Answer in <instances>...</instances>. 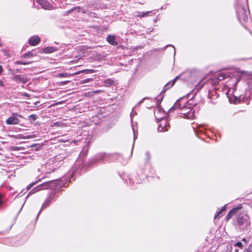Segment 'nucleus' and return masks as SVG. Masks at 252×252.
<instances>
[{
  "instance_id": "37",
  "label": "nucleus",
  "mask_w": 252,
  "mask_h": 252,
  "mask_svg": "<svg viewBox=\"0 0 252 252\" xmlns=\"http://www.w3.org/2000/svg\"><path fill=\"white\" fill-rule=\"evenodd\" d=\"M59 126V123L56 122L53 124V125L52 126Z\"/></svg>"
},
{
  "instance_id": "7",
  "label": "nucleus",
  "mask_w": 252,
  "mask_h": 252,
  "mask_svg": "<svg viewBox=\"0 0 252 252\" xmlns=\"http://www.w3.org/2000/svg\"><path fill=\"white\" fill-rule=\"evenodd\" d=\"M226 75L224 73H220L218 75H215L212 79V84L214 85L218 84L221 80L225 78Z\"/></svg>"
},
{
  "instance_id": "49",
  "label": "nucleus",
  "mask_w": 252,
  "mask_h": 252,
  "mask_svg": "<svg viewBox=\"0 0 252 252\" xmlns=\"http://www.w3.org/2000/svg\"><path fill=\"white\" fill-rule=\"evenodd\" d=\"M34 146H35V147H36V145H32V147H34Z\"/></svg>"
},
{
  "instance_id": "29",
  "label": "nucleus",
  "mask_w": 252,
  "mask_h": 252,
  "mask_svg": "<svg viewBox=\"0 0 252 252\" xmlns=\"http://www.w3.org/2000/svg\"><path fill=\"white\" fill-rule=\"evenodd\" d=\"M32 62H23L22 61H17V64H29L30 63H32Z\"/></svg>"
},
{
  "instance_id": "47",
  "label": "nucleus",
  "mask_w": 252,
  "mask_h": 252,
  "mask_svg": "<svg viewBox=\"0 0 252 252\" xmlns=\"http://www.w3.org/2000/svg\"><path fill=\"white\" fill-rule=\"evenodd\" d=\"M17 151L19 150V147H17L16 148Z\"/></svg>"
},
{
  "instance_id": "16",
  "label": "nucleus",
  "mask_w": 252,
  "mask_h": 252,
  "mask_svg": "<svg viewBox=\"0 0 252 252\" xmlns=\"http://www.w3.org/2000/svg\"><path fill=\"white\" fill-rule=\"evenodd\" d=\"M185 107H186V106H185L184 105L181 106V105L180 104V103L177 101L175 103V104L169 109V111L170 112H171V111H173L177 108H185Z\"/></svg>"
},
{
  "instance_id": "26",
  "label": "nucleus",
  "mask_w": 252,
  "mask_h": 252,
  "mask_svg": "<svg viewBox=\"0 0 252 252\" xmlns=\"http://www.w3.org/2000/svg\"><path fill=\"white\" fill-rule=\"evenodd\" d=\"M69 76L67 73H60L59 74L58 76L60 77H67Z\"/></svg>"
},
{
  "instance_id": "39",
  "label": "nucleus",
  "mask_w": 252,
  "mask_h": 252,
  "mask_svg": "<svg viewBox=\"0 0 252 252\" xmlns=\"http://www.w3.org/2000/svg\"><path fill=\"white\" fill-rule=\"evenodd\" d=\"M68 82V81H64V82H63L62 83V84H63L65 85V84H66Z\"/></svg>"
},
{
  "instance_id": "3",
  "label": "nucleus",
  "mask_w": 252,
  "mask_h": 252,
  "mask_svg": "<svg viewBox=\"0 0 252 252\" xmlns=\"http://www.w3.org/2000/svg\"><path fill=\"white\" fill-rule=\"evenodd\" d=\"M52 184V181H48L41 184L36 187L34 188L32 190H31L29 194H32L40 191L42 189H47L51 187V184Z\"/></svg>"
},
{
  "instance_id": "18",
  "label": "nucleus",
  "mask_w": 252,
  "mask_h": 252,
  "mask_svg": "<svg viewBox=\"0 0 252 252\" xmlns=\"http://www.w3.org/2000/svg\"><path fill=\"white\" fill-rule=\"evenodd\" d=\"M17 84H20L21 83H25L27 82V79L22 77L21 76L17 75Z\"/></svg>"
},
{
  "instance_id": "27",
  "label": "nucleus",
  "mask_w": 252,
  "mask_h": 252,
  "mask_svg": "<svg viewBox=\"0 0 252 252\" xmlns=\"http://www.w3.org/2000/svg\"><path fill=\"white\" fill-rule=\"evenodd\" d=\"M38 181H37L36 182H33L31 184H30V185H29L27 187V190H29L34 185H35L37 182H38Z\"/></svg>"
},
{
  "instance_id": "22",
  "label": "nucleus",
  "mask_w": 252,
  "mask_h": 252,
  "mask_svg": "<svg viewBox=\"0 0 252 252\" xmlns=\"http://www.w3.org/2000/svg\"><path fill=\"white\" fill-rule=\"evenodd\" d=\"M25 119L21 116H18L17 115V121H16V123H17V125H19V124H20V126H22V124H20L21 123L23 122V121Z\"/></svg>"
},
{
  "instance_id": "48",
  "label": "nucleus",
  "mask_w": 252,
  "mask_h": 252,
  "mask_svg": "<svg viewBox=\"0 0 252 252\" xmlns=\"http://www.w3.org/2000/svg\"><path fill=\"white\" fill-rule=\"evenodd\" d=\"M76 74H79V72H76Z\"/></svg>"
},
{
  "instance_id": "9",
  "label": "nucleus",
  "mask_w": 252,
  "mask_h": 252,
  "mask_svg": "<svg viewBox=\"0 0 252 252\" xmlns=\"http://www.w3.org/2000/svg\"><path fill=\"white\" fill-rule=\"evenodd\" d=\"M54 193L53 192H52L47 197V198L46 199V200L45 201V202H44V203L42 205V208H41V209H43V208H45L47 207H48L50 202H51V201L52 200L53 197H54Z\"/></svg>"
},
{
  "instance_id": "41",
  "label": "nucleus",
  "mask_w": 252,
  "mask_h": 252,
  "mask_svg": "<svg viewBox=\"0 0 252 252\" xmlns=\"http://www.w3.org/2000/svg\"><path fill=\"white\" fill-rule=\"evenodd\" d=\"M20 135H17L16 138H21V136H20Z\"/></svg>"
},
{
  "instance_id": "19",
  "label": "nucleus",
  "mask_w": 252,
  "mask_h": 252,
  "mask_svg": "<svg viewBox=\"0 0 252 252\" xmlns=\"http://www.w3.org/2000/svg\"><path fill=\"white\" fill-rule=\"evenodd\" d=\"M6 123L8 125L15 124L16 119L14 117H11L6 120Z\"/></svg>"
},
{
  "instance_id": "1",
  "label": "nucleus",
  "mask_w": 252,
  "mask_h": 252,
  "mask_svg": "<svg viewBox=\"0 0 252 252\" xmlns=\"http://www.w3.org/2000/svg\"><path fill=\"white\" fill-rule=\"evenodd\" d=\"M237 221L241 231H245L248 230V227L250 226L251 223L248 216L245 215L239 217Z\"/></svg>"
},
{
  "instance_id": "46",
  "label": "nucleus",
  "mask_w": 252,
  "mask_h": 252,
  "mask_svg": "<svg viewBox=\"0 0 252 252\" xmlns=\"http://www.w3.org/2000/svg\"><path fill=\"white\" fill-rule=\"evenodd\" d=\"M135 132H134V139H135Z\"/></svg>"
},
{
  "instance_id": "21",
  "label": "nucleus",
  "mask_w": 252,
  "mask_h": 252,
  "mask_svg": "<svg viewBox=\"0 0 252 252\" xmlns=\"http://www.w3.org/2000/svg\"><path fill=\"white\" fill-rule=\"evenodd\" d=\"M104 83L105 84L106 86H110L114 85L115 84V82L113 80L111 79H108L105 80Z\"/></svg>"
},
{
  "instance_id": "6",
  "label": "nucleus",
  "mask_w": 252,
  "mask_h": 252,
  "mask_svg": "<svg viewBox=\"0 0 252 252\" xmlns=\"http://www.w3.org/2000/svg\"><path fill=\"white\" fill-rule=\"evenodd\" d=\"M36 2L38 3L42 8L45 9H52L53 8V5L50 4L47 0H34Z\"/></svg>"
},
{
  "instance_id": "36",
  "label": "nucleus",
  "mask_w": 252,
  "mask_h": 252,
  "mask_svg": "<svg viewBox=\"0 0 252 252\" xmlns=\"http://www.w3.org/2000/svg\"><path fill=\"white\" fill-rule=\"evenodd\" d=\"M3 70L2 66L0 65V74H1Z\"/></svg>"
},
{
  "instance_id": "4",
  "label": "nucleus",
  "mask_w": 252,
  "mask_h": 252,
  "mask_svg": "<svg viewBox=\"0 0 252 252\" xmlns=\"http://www.w3.org/2000/svg\"><path fill=\"white\" fill-rule=\"evenodd\" d=\"M42 53V49H35V50H33L29 52L28 53L24 54L22 57L24 58H31L32 57H35L38 55L39 53Z\"/></svg>"
},
{
  "instance_id": "30",
  "label": "nucleus",
  "mask_w": 252,
  "mask_h": 252,
  "mask_svg": "<svg viewBox=\"0 0 252 252\" xmlns=\"http://www.w3.org/2000/svg\"><path fill=\"white\" fill-rule=\"evenodd\" d=\"M234 245L235 246L239 247L241 249H242V248H243V245H242V243L240 242H238L236 243Z\"/></svg>"
},
{
  "instance_id": "40",
  "label": "nucleus",
  "mask_w": 252,
  "mask_h": 252,
  "mask_svg": "<svg viewBox=\"0 0 252 252\" xmlns=\"http://www.w3.org/2000/svg\"><path fill=\"white\" fill-rule=\"evenodd\" d=\"M169 46H171V45H169ZM171 46H172L173 49H174V55H175V47L173 46H172V45H171Z\"/></svg>"
},
{
  "instance_id": "17",
  "label": "nucleus",
  "mask_w": 252,
  "mask_h": 252,
  "mask_svg": "<svg viewBox=\"0 0 252 252\" xmlns=\"http://www.w3.org/2000/svg\"><path fill=\"white\" fill-rule=\"evenodd\" d=\"M150 11L146 12H136L135 14V16L137 17H143L145 16H148Z\"/></svg>"
},
{
  "instance_id": "8",
  "label": "nucleus",
  "mask_w": 252,
  "mask_h": 252,
  "mask_svg": "<svg viewBox=\"0 0 252 252\" xmlns=\"http://www.w3.org/2000/svg\"><path fill=\"white\" fill-rule=\"evenodd\" d=\"M40 41V38L38 36L33 35L30 38L29 43L32 46H35L38 44Z\"/></svg>"
},
{
  "instance_id": "38",
  "label": "nucleus",
  "mask_w": 252,
  "mask_h": 252,
  "mask_svg": "<svg viewBox=\"0 0 252 252\" xmlns=\"http://www.w3.org/2000/svg\"><path fill=\"white\" fill-rule=\"evenodd\" d=\"M7 189H9V190H12V189H13V188L11 187V186H8L7 187Z\"/></svg>"
},
{
  "instance_id": "25",
  "label": "nucleus",
  "mask_w": 252,
  "mask_h": 252,
  "mask_svg": "<svg viewBox=\"0 0 252 252\" xmlns=\"http://www.w3.org/2000/svg\"><path fill=\"white\" fill-rule=\"evenodd\" d=\"M81 72H85L86 74H89L94 73V71L93 69H85L81 71Z\"/></svg>"
},
{
  "instance_id": "50",
  "label": "nucleus",
  "mask_w": 252,
  "mask_h": 252,
  "mask_svg": "<svg viewBox=\"0 0 252 252\" xmlns=\"http://www.w3.org/2000/svg\"><path fill=\"white\" fill-rule=\"evenodd\" d=\"M235 252H238V250H235Z\"/></svg>"
},
{
  "instance_id": "15",
  "label": "nucleus",
  "mask_w": 252,
  "mask_h": 252,
  "mask_svg": "<svg viewBox=\"0 0 252 252\" xmlns=\"http://www.w3.org/2000/svg\"><path fill=\"white\" fill-rule=\"evenodd\" d=\"M226 205H224L222 208L220 210V211L218 212L217 214L215 215L214 219H216L217 218H220L221 217L222 215H221V213L222 212L226 210Z\"/></svg>"
},
{
  "instance_id": "28",
  "label": "nucleus",
  "mask_w": 252,
  "mask_h": 252,
  "mask_svg": "<svg viewBox=\"0 0 252 252\" xmlns=\"http://www.w3.org/2000/svg\"><path fill=\"white\" fill-rule=\"evenodd\" d=\"M244 252H252V245L249 246L248 248L245 250Z\"/></svg>"
},
{
  "instance_id": "44",
  "label": "nucleus",
  "mask_w": 252,
  "mask_h": 252,
  "mask_svg": "<svg viewBox=\"0 0 252 252\" xmlns=\"http://www.w3.org/2000/svg\"><path fill=\"white\" fill-rule=\"evenodd\" d=\"M242 240H243V241H246V239H245V238L243 239H242Z\"/></svg>"
},
{
  "instance_id": "24",
  "label": "nucleus",
  "mask_w": 252,
  "mask_h": 252,
  "mask_svg": "<svg viewBox=\"0 0 252 252\" xmlns=\"http://www.w3.org/2000/svg\"><path fill=\"white\" fill-rule=\"evenodd\" d=\"M21 160H24V158H23L22 157H21L19 156H17V162L20 163V164L19 165L17 164V166H20L22 164L23 162H21L20 161ZM26 161H24L23 162V163H26Z\"/></svg>"
},
{
  "instance_id": "5",
  "label": "nucleus",
  "mask_w": 252,
  "mask_h": 252,
  "mask_svg": "<svg viewBox=\"0 0 252 252\" xmlns=\"http://www.w3.org/2000/svg\"><path fill=\"white\" fill-rule=\"evenodd\" d=\"M170 127L168 122L166 120H162L159 126L158 127V130L159 132H164L167 131Z\"/></svg>"
},
{
  "instance_id": "20",
  "label": "nucleus",
  "mask_w": 252,
  "mask_h": 252,
  "mask_svg": "<svg viewBox=\"0 0 252 252\" xmlns=\"http://www.w3.org/2000/svg\"><path fill=\"white\" fill-rule=\"evenodd\" d=\"M38 118V116L36 114H32L28 116V120L32 123L34 122Z\"/></svg>"
},
{
  "instance_id": "10",
  "label": "nucleus",
  "mask_w": 252,
  "mask_h": 252,
  "mask_svg": "<svg viewBox=\"0 0 252 252\" xmlns=\"http://www.w3.org/2000/svg\"><path fill=\"white\" fill-rule=\"evenodd\" d=\"M107 41L112 45L116 46L117 45V42L115 41V37L113 35H108L107 37Z\"/></svg>"
},
{
  "instance_id": "43",
  "label": "nucleus",
  "mask_w": 252,
  "mask_h": 252,
  "mask_svg": "<svg viewBox=\"0 0 252 252\" xmlns=\"http://www.w3.org/2000/svg\"><path fill=\"white\" fill-rule=\"evenodd\" d=\"M24 202H25V201ZM24 203H23V204H22L21 209H22V208H23V206H24ZM21 210H20V211H21Z\"/></svg>"
},
{
  "instance_id": "45",
  "label": "nucleus",
  "mask_w": 252,
  "mask_h": 252,
  "mask_svg": "<svg viewBox=\"0 0 252 252\" xmlns=\"http://www.w3.org/2000/svg\"><path fill=\"white\" fill-rule=\"evenodd\" d=\"M16 128H17V129H21V128L18 127L17 126L16 127Z\"/></svg>"
},
{
  "instance_id": "35",
  "label": "nucleus",
  "mask_w": 252,
  "mask_h": 252,
  "mask_svg": "<svg viewBox=\"0 0 252 252\" xmlns=\"http://www.w3.org/2000/svg\"><path fill=\"white\" fill-rule=\"evenodd\" d=\"M21 95H22V94H18V96ZM23 95L24 96H27H27H29L28 94H26V93H25V94H24Z\"/></svg>"
},
{
  "instance_id": "2",
  "label": "nucleus",
  "mask_w": 252,
  "mask_h": 252,
  "mask_svg": "<svg viewBox=\"0 0 252 252\" xmlns=\"http://www.w3.org/2000/svg\"><path fill=\"white\" fill-rule=\"evenodd\" d=\"M236 14L238 19L240 21L242 19L247 22L248 20V14L249 13L246 8L242 5H238L236 9Z\"/></svg>"
},
{
  "instance_id": "13",
  "label": "nucleus",
  "mask_w": 252,
  "mask_h": 252,
  "mask_svg": "<svg viewBox=\"0 0 252 252\" xmlns=\"http://www.w3.org/2000/svg\"><path fill=\"white\" fill-rule=\"evenodd\" d=\"M237 209L238 208H233L228 212L225 217L226 220L227 221H228L232 217V216L236 213Z\"/></svg>"
},
{
  "instance_id": "23",
  "label": "nucleus",
  "mask_w": 252,
  "mask_h": 252,
  "mask_svg": "<svg viewBox=\"0 0 252 252\" xmlns=\"http://www.w3.org/2000/svg\"><path fill=\"white\" fill-rule=\"evenodd\" d=\"M54 48L53 47H47V48H45L43 49V50H42V53L43 52H44V53H52L53 52H54Z\"/></svg>"
},
{
  "instance_id": "34",
  "label": "nucleus",
  "mask_w": 252,
  "mask_h": 252,
  "mask_svg": "<svg viewBox=\"0 0 252 252\" xmlns=\"http://www.w3.org/2000/svg\"><path fill=\"white\" fill-rule=\"evenodd\" d=\"M0 86H1V87H3L4 86V83L1 80H0Z\"/></svg>"
},
{
  "instance_id": "14",
  "label": "nucleus",
  "mask_w": 252,
  "mask_h": 252,
  "mask_svg": "<svg viewBox=\"0 0 252 252\" xmlns=\"http://www.w3.org/2000/svg\"><path fill=\"white\" fill-rule=\"evenodd\" d=\"M179 78V76L176 77L174 79H173L172 81L169 82L167 84H166L164 87V89L165 90L168 89L169 88L173 86L175 83L176 82V80Z\"/></svg>"
},
{
  "instance_id": "42",
  "label": "nucleus",
  "mask_w": 252,
  "mask_h": 252,
  "mask_svg": "<svg viewBox=\"0 0 252 252\" xmlns=\"http://www.w3.org/2000/svg\"><path fill=\"white\" fill-rule=\"evenodd\" d=\"M2 45L1 42V39L0 38V47Z\"/></svg>"
},
{
  "instance_id": "51",
  "label": "nucleus",
  "mask_w": 252,
  "mask_h": 252,
  "mask_svg": "<svg viewBox=\"0 0 252 252\" xmlns=\"http://www.w3.org/2000/svg\"><path fill=\"white\" fill-rule=\"evenodd\" d=\"M40 210H41V209ZM40 211H40L39 212L38 214H39V213H40Z\"/></svg>"
},
{
  "instance_id": "33",
  "label": "nucleus",
  "mask_w": 252,
  "mask_h": 252,
  "mask_svg": "<svg viewBox=\"0 0 252 252\" xmlns=\"http://www.w3.org/2000/svg\"><path fill=\"white\" fill-rule=\"evenodd\" d=\"M146 155V157L147 158V160H149L150 159V158L149 153L148 152H147Z\"/></svg>"
},
{
  "instance_id": "31",
  "label": "nucleus",
  "mask_w": 252,
  "mask_h": 252,
  "mask_svg": "<svg viewBox=\"0 0 252 252\" xmlns=\"http://www.w3.org/2000/svg\"><path fill=\"white\" fill-rule=\"evenodd\" d=\"M2 195L0 194V208L2 206L3 203L2 200Z\"/></svg>"
},
{
  "instance_id": "12",
  "label": "nucleus",
  "mask_w": 252,
  "mask_h": 252,
  "mask_svg": "<svg viewBox=\"0 0 252 252\" xmlns=\"http://www.w3.org/2000/svg\"><path fill=\"white\" fill-rule=\"evenodd\" d=\"M184 118L189 119H193L194 118V111L190 110L189 112L184 113Z\"/></svg>"
},
{
  "instance_id": "11",
  "label": "nucleus",
  "mask_w": 252,
  "mask_h": 252,
  "mask_svg": "<svg viewBox=\"0 0 252 252\" xmlns=\"http://www.w3.org/2000/svg\"><path fill=\"white\" fill-rule=\"evenodd\" d=\"M109 156V155L105 153H100L96 156L95 160L99 161L101 160H103L104 158H107Z\"/></svg>"
},
{
  "instance_id": "32",
  "label": "nucleus",
  "mask_w": 252,
  "mask_h": 252,
  "mask_svg": "<svg viewBox=\"0 0 252 252\" xmlns=\"http://www.w3.org/2000/svg\"><path fill=\"white\" fill-rule=\"evenodd\" d=\"M91 80V78H87V79H86L82 81V82H83V83H87V82H89Z\"/></svg>"
}]
</instances>
